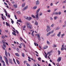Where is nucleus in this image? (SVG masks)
<instances>
[{
	"label": "nucleus",
	"mask_w": 66,
	"mask_h": 66,
	"mask_svg": "<svg viewBox=\"0 0 66 66\" xmlns=\"http://www.w3.org/2000/svg\"><path fill=\"white\" fill-rule=\"evenodd\" d=\"M27 28H30V29H31L32 28V26L30 25V23L29 22H27Z\"/></svg>",
	"instance_id": "nucleus-1"
},
{
	"label": "nucleus",
	"mask_w": 66,
	"mask_h": 66,
	"mask_svg": "<svg viewBox=\"0 0 66 66\" xmlns=\"http://www.w3.org/2000/svg\"><path fill=\"white\" fill-rule=\"evenodd\" d=\"M53 32H54V30H52L51 31L49 32L48 33H47L46 34V36H49V35H50L51 34H52L53 33Z\"/></svg>",
	"instance_id": "nucleus-2"
},
{
	"label": "nucleus",
	"mask_w": 66,
	"mask_h": 66,
	"mask_svg": "<svg viewBox=\"0 0 66 66\" xmlns=\"http://www.w3.org/2000/svg\"><path fill=\"white\" fill-rule=\"evenodd\" d=\"M36 36H37L38 37V38L39 40L40 41L41 40V38H40V36H39V35L38 34H36Z\"/></svg>",
	"instance_id": "nucleus-3"
},
{
	"label": "nucleus",
	"mask_w": 66,
	"mask_h": 66,
	"mask_svg": "<svg viewBox=\"0 0 66 66\" xmlns=\"http://www.w3.org/2000/svg\"><path fill=\"white\" fill-rule=\"evenodd\" d=\"M2 42L3 43V46L5 48H6V46L5 45V42L4 40H2Z\"/></svg>",
	"instance_id": "nucleus-4"
},
{
	"label": "nucleus",
	"mask_w": 66,
	"mask_h": 66,
	"mask_svg": "<svg viewBox=\"0 0 66 66\" xmlns=\"http://www.w3.org/2000/svg\"><path fill=\"white\" fill-rule=\"evenodd\" d=\"M39 15V14H36V15L35 16V18L36 19V20H38V19H39V18H38V15Z\"/></svg>",
	"instance_id": "nucleus-5"
},
{
	"label": "nucleus",
	"mask_w": 66,
	"mask_h": 66,
	"mask_svg": "<svg viewBox=\"0 0 66 66\" xmlns=\"http://www.w3.org/2000/svg\"><path fill=\"white\" fill-rule=\"evenodd\" d=\"M28 8V6H26L23 9H22L23 11H25L26 10H27V9Z\"/></svg>",
	"instance_id": "nucleus-6"
},
{
	"label": "nucleus",
	"mask_w": 66,
	"mask_h": 66,
	"mask_svg": "<svg viewBox=\"0 0 66 66\" xmlns=\"http://www.w3.org/2000/svg\"><path fill=\"white\" fill-rule=\"evenodd\" d=\"M40 9L39 8L38 10H37L36 12V14H39V12L40 11Z\"/></svg>",
	"instance_id": "nucleus-7"
},
{
	"label": "nucleus",
	"mask_w": 66,
	"mask_h": 66,
	"mask_svg": "<svg viewBox=\"0 0 66 66\" xmlns=\"http://www.w3.org/2000/svg\"><path fill=\"white\" fill-rule=\"evenodd\" d=\"M40 9L39 8L38 10H37L36 12V14H39V12L40 11Z\"/></svg>",
	"instance_id": "nucleus-8"
},
{
	"label": "nucleus",
	"mask_w": 66,
	"mask_h": 66,
	"mask_svg": "<svg viewBox=\"0 0 66 66\" xmlns=\"http://www.w3.org/2000/svg\"><path fill=\"white\" fill-rule=\"evenodd\" d=\"M64 45H62V47H61V51H63V50H64Z\"/></svg>",
	"instance_id": "nucleus-9"
},
{
	"label": "nucleus",
	"mask_w": 66,
	"mask_h": 66,
	"mask_svg": "<svg viewBox=\"0 0 66 66\" xmlns=\"http://www.w3.org/2000/svg\"><path fill=\"white\" fill-rule=\"evenodd\" d=\"M48 47V46L47 45L45 46L43 48V49L45 50V49H46Z\"/></svg>",
	"instance_id": "nucleus-10"
},
{
	"label": "nucleus",
	"mask_w": 66,
	"mask_h": 66,
	"mask_svg": "<svg viewBox=\"0 0 66 66\" xmlns=\"http://www.w3.org/2000/svg\"><path fill=\"white\" fill-rule=\"evenodd\" d=\"M61 61V57H60L59 58H58V59H57V62H60V61Z\"/></svg>",
	"instance_id": "nucleus-11"
},
{
	"label": "nucleus",
	"mask_w": 66,
	"mask_h": 66,
	"mask_svg": "<svg viewBox=\"0 0 66 66\" xmlns=\"http://www.w3.org/2000/svg\"><path fill=\"white\" fill-rule=\"evenodd\" d=\"M61 32L60 31L58 33V34H57V36L58 37H60L61 36Z\"/></svg>",
	"instance_id": "nucleus-12"
},
{
	"label": "nucleus",
	"mask_w": 66,
	"mask_h": 66,
	"mask_svg": "<svg viewBox=\"0 0 66 66\" xmlns=\"http://www.w3.org/2000/svg\"><path fill=\"white\" fill-rule=\"evenodd\" d=\"M9 61L10 62V63H11V64H13V63L12 62V59H9Z\"/></svg>",
	"instance_id": "nucleus-13"
},
{
	"label": "nucleus",
	"mask_w": 66,
	"mask_h": 66,
	"mask_svg": "<svg viewBox=\"0 0 66 66\" xmlns=\"http://www.w3.org/2000/svg\"><path fill=\"white\" fill-rule=\"evenodd\" d=\"M37 8V6H35L33 7L32 8V9L33 10H36V9Z\"/></svg>",
	"instance_id": "nucleus-14"
},
{
	"label": "nucleus",
	"mask_w": 66,
	"mask_h": 66,
	"mask_svg": "<svg viewBox=\"0 0 66 66\" xmlns=\"http://www.w3.org/2000/svg\"><path fill=\"white\" fill-rule=\"evenodd\" d=\"M0 60L1 62L3 61V60H2V56L1 55H0Z\"/></svg>",
	"instance_id": "nucleus-15"
},
{
	"label": "nucleus",
	"mask_w": 66,
	"mask_h": 66,
	"mask_svg": "<svg viewBox=\"0 0 66 66\" xmlns=\"http://www.w3.org/2000/svg\"><path fill=\"white\" fill-rule=\"evenodd\" d=\"M26 5V3H23L22 5V7H24V6H25V5Z\"/></svg>",
	"instance_id": "nucleus-16"
},
{
	"label": "nucleus",
	"mask_w": 66,
	"mask_h": 66,
	"mask_svg": "<svg viewBox=\"0 0 66 66\" xmlns=\"http://www.w3.org/2000/svg\"><path fill=\"white\" fill-rule=\"evenodd\" d=\"M5 54L6 57H7V52L6 51V50H5Z\"/></svg>",
	"instance_id": "nucleus-17"
},
{
	"label": "nucleus",
	"mask_w": 66,
	"mask_h": 66,
	"mask_svg": "<svg viewBox=\"0 0 66 66\" xmlns=\"http://www.w3.org/2000/svg\"><path fill=\"white\" fill-rule=\"evenodd\" d=\"M50 30H51L50 28H47L46 29V31H47V32H49V31H50Z\"/></svg>",
	"instance_id": "nucleus-18"
},
{
	"label": "nucleus",
	"mask_w": 66,
	"mask_h": 66,
	"mask_svg": "<svg viewBox=\"0 0 66 66\" xmlns=\"http://www.w3.org/2000/svg\"><path fill=\"white\" fill-rule=\"evenodd\" d=\"M36 5H38L39 4V1H37L36 2Z\"/></svg>",
	"instance_id": "nucleus-19"
},
{
	"label": "nucleus",
	"mask_w": 66,
	"mask_h": 66,
	"mask_svg": "<svg viewBox=\"0 0 66 66\" xmlns=\"http://www.w3.org/2000/svg\"><path fill=\"white\" fill-rule=\"evenodd\" d=\"M13 6L14 8H17V4H16V5H14Z\"/></svg>",
	"instance_id": "nucleus-20"
},
{
	"label": "nucleus",
	"mask_w": 66,
	"mask_h": 66,
	"mask_svg": "<svg viewBox=\"0 0 66 66\" xmlns=\"http://www.w3.org/2000/svg\"><path fill=\"white\" fill-rule=\"evenodd\" d=\"M55 33H54L53 34L51 35V37H53V36H55Z\"/></svg>",
	"instance_id": "nucleus-21"
},
{
	"label": "nucleus",
	"mask_w": 66,
	"mask_h": 66,
	"mask_svg": "<svg viewBox=\"0 0 66 66\" xmlns=\"http://www.w3.org/2000/svg\"><path fill=\"white\" fill-rule=\"evenodd\" d=\"M52 52V51H51L50 52H48L47 53V54L48 55V54H51Z\"/></svg>",
	"instance_id": "nucleus-22"
},
{
	"label": "nucleus",
	"mask_w": 66,
	"mask_h": 66,
	"mask_svg": "<svg viewBox=\"0 0 66 66\" xmlns=\"http://www.w3.org/2000/svg\"><path fill=\"white\" fill-rule=\"evenodd\" d=\"M2 62L3 63V66H6V65H5V62H4V61H2Z\"/></svg>",
	"instance_id": "nucleus-23"
},
{
	"label": "nucleus",
	"mask_w": 66,
	"mask_h": 66,
	"mask_svg": "<svg viewBox=\"0 0 66 66\" xmlns=\"http://www.w3.org/2000/svg\"><path fill=\"white\" fill-rule=\"evenodd\" d=\"M6 63H7L8 65H9V62H8V60H5Z\"/></svg>",
	"instance_id": "nucleus-24"
},
{
	"label": "nucleus",
	"mask_w": 66,
	"mask_h": 66,
	"mask_svg": "<svg viewBox=\"0 0 66 66\" xmlns=\"http://www.w3.org/2000/svg\"><path fill=\"white\" fill-rule=\"evenodd\" d=\"M42 15H43V13H42V12H40L39 14V16H42Z\"/></svg>",
	"instance_id": "nucleus-25"
},
{
	"label": "nucleus",
	"mask_w": 66,
	"mask_h": 66,
	"mask_svg": "<svg viewBox=\"0 0 66 66\" xmlns=\"http://www.w3.org/2000/svg\"><path fill=\"white\" fill-rule=\"evenodd\" d=\"M15 55H16V56H19V55L18 53H16L15 54Z\"/></svg>",
	"instance_id": "nucleus-26"
},
{
	"label": "nucleus",
	"mask_w": 66,
	"mask_h": 66,
	"mask_svg": "<svg viewBox=\"0 0 66 66\" xmlns=\"http://www.w3.org/2000/svg\"><path fill=\"white\" fill-rule=\"evenodd\" d=\"M35 24L36 25V26H38V23L36 21L35 22Z\"/></svg>",
	"instance_id": "nucleus-27"
},
{
	"label": "nucleus",
	"mask_w": 66,
	"mask_h": 66,
	"mask_svg": "<svg viewBox=\"0 0 66 66\" xmlns=\"http://www.w3.org/2000/svg\"><path fill=\"white\" fill-rule=\"evenodd\" d=\"M31 17H33V18H35V16H34V15L33 14L31 15Z\"/></svg>",
	"instance_id": "nucleus-28"
},
{
	"label": "nucleus",
	"mask_w": 66,
	"mask_h": 66,
	"mask_svg": "<svg viewBox=\"0 0 66 66\" xmlns=\"http://www.w3.org/2000/svg\"><path fill=\"white\" fill-rule=\"evenodd\" d=\"M54 26V23H53L51 25V27H53V26Z\"/></svg>",
	"instance_id": "nucleus-29"
},
{
	"label": "nucleus",
	"mask_w": 66,
	"mask_h": 66,
	"mask_svg": "<svg viewBox=\"0 0 66 66\" xmlns=\"http://www.w3.org/2000/svg\"><path fill=\"white\" fill-rule=\"evenodd\" d=\"M32 19V18L31 17H29L28 18V20H30Z\"/></svg>",
	"instance_id": "nucleus-30"
},
{
	"label": "nucleus",
	"mask_w": 66,
	"mask_h": 66,
	"mask_svg": "<svg viewBox=\"0 0 66 66\" xmlns=\"http://www.w3.org/2000/svg\"><path fill=\"white\" fill-rule=\"evenodd\" d=\"M17 21H18V22H20L21 23H22L21 21V20L20 19L19 20H18Z\"/></svg>",
	"instance_id": "nucleus-31"
},
{
	"label": "nucleus",
	"mask_w": 66,
	"mask_h": 66,
	"mask_svg": "<svg viewBox=\"0 0 66 66\" xmlns=\"http://www.w3.org/2000/svg\"><path fill=\"white\" fill-rule=\"evenodd\" d=\"M34 45H35V46H38V44H37L36 43H36L35 42L34 43ZM37 44V45H36Z\"/></svg>",
	"instance_id": "nucleus-32"
},
{
	"label": "nucleus",
	"mask_w": 66,
	"mask_h": 66,
	"mask_svg": "<svg viewBox=\"0 0 66 66\" xmlns=\"http://www.w3.org/2000/svg\"><path fill=\"white\" fill-rule=\"evenodd\" d=\"M54 20H56L57 19V16H54Z\"/></svg>",
	"instance_id": "nucleus-33"
},
{
	"label": "nucleus",
	"mask_w": 66,
	"mask_h": 66,
	"mask_svg": "<svg viewBox=\"0 0 66 66\" xmlns=\"http://www.w3.org/2000/svg\"><path fill=\"white\" fill-rule=\"evenodd\" d=\"M16 61L17 63L18 64H20V62H19V61L18 60H16Z\"/></svg>",
	"instance_id": "nucleus-34"
},
{
	"label": "nucleus",
	"mask_w": 66,
	"mask_h": 66,
	"mask_svg": "<svg viewBox=\"0 0 66 66\" xmlns=\"http://www.w3.org/2000/svg\"><path fill=\"white\" fill-rule=\"evenodd\" d=\"M61 35V38H63V37L65 35V34H62Z\"/></svg>",
	"instance_id": "nucleus-35"
},
{
	"label": "nucleus",
	"mask_w": 66,
	"mask_h": 66,
	"mask_svg": "<svg viewBox=\"0 0 66 66\" xmlns=\"http://www.w3.org/2000/svg\"><path fill=\"white\" fill-rule=\"evenodd\" d=\"M34 31H33L31 33V35H32V36L33 37L34 36V34H33V33H34Z\"/></svg>",
	"instance_id": "nucleus-36"
},
{
	"label": "nucleus",
	"mask_w": 66,
	"mask_h": 66,
	"mask_svg": "<svg viewBox=\"0 0 66 66\" xmlns=\"http://www.w3.org/2000/svg\"><path fill=\"white\" fill-rule=\"evenodd\" d=\"M47 43L48 45H50V42L48 41H47Z\"/></svg>",
	"instance_id": "nucleus-37"
},
{
	"label": "nucleus",
	"mask_w": 66,
	"mask_h": 66,
	"mask_svg": "<svg viewBox=\"0 0 66 66\" xmlns=\"http://www.w3.org/2000/svg\"><path fill=\"white\" fill-rule=\"evenodd\" d=\"M22 55L23 57H24V53H22Z\"/></svg>",
	"instance_id": "nucleus-38"
},
{
	"label": "nucleus",
	"mask_w": 66,
	"mask_h": 66,
	"mask_svg": "<svg viewBox=\"0 0 66 66\" xmlns=\"http://www.w3.org/2000/svg\"><path fill=\"white\" fill-rule=\"evenodd\" d=\"M47 29L50 28V27L49 25H47Z\"/></svg>",
	"instance_id": "nucleus-39"
},
{
	"label": "nucleus",
	"mask_w": 66,
	"mask_h": 66,
	"mask_svg": "<svg viewBox=\"0 0 66 66\" xmlns=\"http://www.w3.org/2000/svg\"><path fill=\"white\" fill-rule=\"evenodd\" d=\"M60 27H57L56 28V30H59L60 29Z\"/></svg>",
	"instance_id": "nucleus-40"
},
{
	"label": "nucleus",
	"mask_w": 66,
	"mask_h": 66,
	"mask_svg": "<svg viewBox=\"0 0 66 66\" xmlns=\"http://www.w3.org/2000/svg\"><path fill=\"white\" fill-rule=\"evenodd\" d=\"M50 19L51 20H53V18L51 17H50Z\"/></svg>",
	"instance_id": "nucleus-41"
},
{
	"label": "nucleus",
	"mask_w": 66,
	"mask_h": 66,
	"mask_svg": "<svg viewBox=\"0 0 66 66\" xmlns=\"http://www.w3.org/2000/svg\"><path fill=\"white\" fill-rule=\"evenodd\" d=\"M58 52L59 55H60V54H61V52L60 51H58Z\"/></svg>",
	"instance_id": "nucleus-42"
},
{
	"label": "nucleus",
	"mask_w": 66,
	"mask_h": 66,
	"mask_svg": "<svg viewBox=\"0 0 66 66\" xmlns=\"http://www.w3.org/2000/svg\"><path fill=\"white\" fill-rule=\"evenodd\" d=\"M47 12L48 13H50V12H51V10H47Z\"/></svg>",
	"instance_id": "nucleus-43"
},
{
	"label": "nucleus",
	"mask_w": 66,
	"mask_h": 66,
	"mask_svg": "<svg viewBox=\"0 0 66 66\" xmlns=\"http://www.w3.org/2000/svg\"><path fill=\"white\" fill-rule=\"evenodd\" d=\"M4 57L5 58V60H8L7 58L6 57V56H4Z\"/></svg>",
	"instance_id": "nucleus-44"
},
{
	"label": "nucleus",
	"mask_w": 66,
	"mask_h": 66,
	"mask_svg": "<svg viewBox=\"0 0 66 66\" xmlns=\"http://www.w3.org/2000/svg\"><path fill=\"white\" fill-rule=\"evenodd\" d=\"M12 34H13V35H15V36L16 35V34H15V33H14V32H12Z\"/></svg>",
	"instance_id": "nucleus-45"
},
{
	"label": "nucleus",
	"mask_w": 66,
	"mask_h": 66,
	"mask_svg": "<svg viewBox=\"0 0 66 66\" xmlns=\"http://www.w3.org/2000/svg\"><path fill=\"white\" fill-rule=\"evenodd\" d=\"M66 3V0H65L62 2V3Z\"/></svg>",
	"instance_id": "nucleus-46"
},
{
	"label": "nucleus",
	"mask_w": 66,
	"mask_h": 66,
	"mask_svg": "<svg viewBox=\"0 0 66 66\" xmlns=\"http://www.w3.org/2000/svg\"><path fill=\"white\" fill-rule=\"evenodd\" d=\"M1 37L2 38H3V39H4V38H5V37H4V36L3 35Z\"/></svg>",
	"instance_id": "nucleus-47"
},
{
	"label": "nucleus",
	"mask_w": 66,
	"mask_h": 66,
	"mask_svg": "<svg viewBox=\"0 0 66 66\" xmlns=\"http://www.w3.org/2000/svg\"><path fill=\"white\" fill-rule=\"evenodd\" d=\"M66 24H64L63 25V28H64V27H66Z\"/></svg>",
	"instance_id": "nucleus-48"
},
{
	"label": "nucleus",
	"mask_w": 66,
	"mask_h": 66,
	"mask_svg": "<svg viewBox=\"0 0 66 66\" xmlns=\"http://www.w3.org/2000/svg\"><path fill=\"white\" fill-rule=\"evenodd\" d=\"M4 11L5 12V13H7V11H6V10L5 9H4Z\"/></svg>",
	"instance_id": "nucleus-49"
},
{
	"label": "nucleus",
	"mask_w": 66,
	"mask_h": 66,
	"mask_svg": "<svg viewBox=\"0 0 66 66\" xmlns=\"http://www.w3.org/2000/svg\"><path fill=\"white\" fill-rule=\"evenodd\" d=\"M26 65H27V66H30V64H29L28 63H26Z\"/></svg>",
	"instance_id": "nucleus-50"
},
{
	"label": "nucleus",
	"mask_w": 66,
	"mask_h": 66,
	"mask_svg": "<svg viewBox=\"0 0 66 66\" xmlns=\"http://www.w3.org/2000/svg\"><path fill=\"white\" fill-rule=\"evenodd\" d=\"M59 3V1H58L57 2V3H55V4L56 5H57V4L58 3Z\"/></svg>",
	"instance_id": "nucleus-51"
},
{
	"label": "nucleus",
	"mask_w": 66,
	"mask_h": 66,
	"mask_svg": "<svg viewBox=\"0 0 66 66\" xmlns=\"http://www.w3.org/2000/svg\"><path fill=\"white\" fill-rule=\"evenodd\" d=\"M45 57L46 58V59H47V54H45Z\"/></svg>",
	"instance_id": "nucleus-52"
},
{
	"label": "nucleus",
	"mask_w": 66,
	"mask_h": 66,
	"mask_svg": "<svg viewBox=\"0 0 66 66\" xmlns=\"http://www.w3.org/2000/svg\"><path fill=\"white\" fill-rule=\"evenodd\" d=\"M19 45L20 46H22V43H21L20 44H19Z\"/></svg>",
	"instance_id": "nucleus-53"
},
{
	"label": "nucleus",
	"mask_w": 66,
	"mask_h": 66,
	"mask_svg": "<svg viewBox=\"0 0 66 66\" xmlns=\"http://www.w3.org/2000/svg\"><path fill=\"white\" fill-rule=\"evenodd\" d=\"M27 61H24V64H26V63H27Z\"/></svg>",
	"instance_id": "nucleus-54"
},
{
	"label": "nucleus",
	"mask_w": 66,
	"mask_h": 66,
	"mask_svg": "<svg viewBox=\"0 0 66 66\" xmlns=\"http://www.w3.org/2000/svg\"><path fill=\"white\" fill-rule=\"evenodd\" d=\"M17 14H18V15L20 14V11H18L17 12Z\"/></svg>",
	"instance_id": "nucleus-55"
},
{
	"label": "nucleus",
	"mask_w": 66,
	"mask_h": 66,
	"mask_svg": "<svg viewBox=\"0 0 66 66\" xmlns=\"http://www.w3.org/2000/svg\"><path fill=\"white\" fill-rule=\"evenodd\" d=\"M55 15H58V13H57V12H56L55 13Z\"/></svg>",
	"instance_id": "nucleus-56"
},
{
	"label": "nucleus",
	"mask_w": 66,
	"mask_h": 66,
	"mask_svg": "<svg viewBox=\"0 0 66 66\" xmlns=\"http://www.w3.org/2000/svg\"><path fill=\"white\" fill-rule=\"evenodd\" d=\"M53 47H56V46L55 45H53Z\"/></svg>",
	"instance_id": "nucleus-57"
},
{
	"label": "nucleus",
	"mask_w": 66,
	"mask_h": 66,
	"mask_svg": "<svg viewBox=\"0 0 66 66\" xmlns=\"http://www.w3.org/2000/svg\"><path fill=\"white\" fill-rule=\"evenodd\" d=\"M38 60L39 61H40V60H41V58L40 57H39L38 58Z\"/></svg>",
	"instance_id": "nucleus-58"
},
{
	"label": "nucleus",
	"mask_w": 66,
	"mask_h": 66,
	"mask_svg": "<svg viewBox=\"0 0 66 66\" xmlns=\"http://www.w3.org/2000/svg\"><path fill=\"white\" fill-rule=\"evenodd\" d=\"M8 55H9V56H10V53H9V52H8Z\"/></svg>",
	"instance_id": "nucleus-59"
},
{
	"label": "nucleus",
	"mask_w": 66,
	"mask_h": 66,
	"mask_svg": "<svg viewBox=\"0 0 66 66\" xmlns=\"http://www.w3.org/2000/svg\"><path fill=\"white\" fill-rule=\"evenodd\" d=\"M2 47L4 50H5V48L3 46H2Z\"/></svg>",
	"instance_id": "nucleus-60"
},
{
	"label": "nucleus",
	"mask_w": 66,
	"mask_h": 66,
	"mask_svg": "<svg viewBox=\"0 0 66 66\" xmlns=\"http://www.w3.org/2000/svg\"><path fill=\"white\" fill-rule=\"evenodd\" d=\"M62 13L61 12H59V15H61V14Z\"/></svg>",
	"instance_id": "nucleus-61"
},
{
	"label": "nucleus",
	"mask_w": 66,
	"mask_h": 66,
	"mask_svg": "<svg viewBox=\"0 0 66 66\" xmlns=\"http://www.w3.org/2000/svg\"><path fill=\"white\" fill-rule=\"evenodd\" d=\"M46 7H47V9H49V7H50V6H46Z\"/></svg>",
	"instance_id": "nucleus-62"
},
{
	"label": "nucleus",
	"mask_w": 66,
	"mask_h": 66,
	"mask_svg": "<svg viewBox=\"0 0 66 66\" xmlns=\"http://www.w3.org/2000/svg\"><path fill=\"white\" fill-rule=\"evenodd\" d=\"M6 24L7 26H8V25L9 24L8 23H7V22H6Z\"/></svg>",
	"instance_id": "nucleus-63"
},
{
	"label": "nucleus",
	"mask_w": 66,
	"mask_h": 66,
	"mask_svg": "<svg viewBox=\"0 0 66 66\" xmlns=\"http://www.w3.org/2000/svg\"><path fill=\"white\" fill-rule=\"evenodd\" d=\"M11 3H12L13 4H14V3H15V2H14L13 1H12Z\"/></svg>",
	"instance_id": "nucleus-64"
}]
</instances>
